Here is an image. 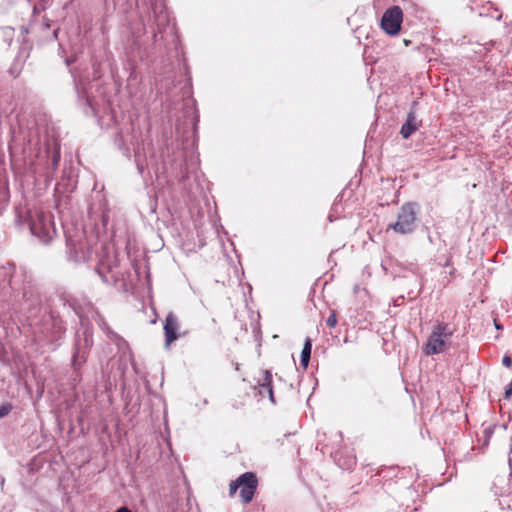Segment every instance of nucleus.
Instances as JSON below:
<instances>
[{
    "mask_svg": "<svg viewBox=\"0 0 512 512\" xmlns=\"http://www.w3.org/2000/svg\"><path fill=\"white\" fill-rule=\"evenodd\" d=\"M311 340L309 338L306 339L302 352H301V358L300 363L304 369L308 367L309 361H310V355H311Z\"/></svg>",
    "mask_w": 512,
    "mask_h": 512,
    "instance_id": "9",
    "label": "nucleus"
},
{
    "mask_svg": "<svg viewBox=\"0 0 512 512\" xmlns=\"http://www.w3.org/2000/svg\"><path fill=\"white\" fill-rule=\"evenodd\" d=\"M415 104L416 103H414L413 106H415ZM419 126L415 109L412 107L407 115L405 123L401 127L400 134L404 139H407L419 128Z\"/></svg>",
    "mask_w": 512,
    "mask_h": 512,
    "instance_id": "7",
    "label": "nucleus"
},
{
    "mask_svg": "<svg viewBox=\"0 0 512 512\" xmlns=\"http://www.w3.org/2000/svg\"><path fill=\"white\" fill-rule=\"evenodd\" d=\"M12 410V405L10 403H6L0 406V418L8 415Z\"/></svg>",
    "mask_w": 512,
    "mask_h": 512,
    "instance_id": "11",
    "label": "nucleus"
},
{
    "mask_svg": "<svg viewBox=\"0 0 512 512\" xmlns=\"http://www.w3.org/2000/svg\"><path fill=\"white\" fill-rule=\"evenodd\" d=\"M98 325L99 327L105 332L107 333L109 336L111 337H114L116 336L115 333L113 331L110 330L107 322L102 318V317H99L98 318Z\"/></svg>",
    "mask_w": 512,
    "mask_h": 512,
    "instance_id": "10",
    "label": "nucleus"
},
{
    "mask_svg": "<svg viewBox=\"0 0 512 512\" xmlns=\"http://www.w3.org/2000/svg\"><path fill=\"white\" fill-rule=\"evenodd\" d=\"M30 230L43 243H49L56 234L51 216L45 213L38 214L37 219L32 220Z\"/></svg>",
    "mask_w": 512,
    "mask_h": 512,
    "instance_id": "4",
    "label": "nucleus"
},
{
    "mask_svg": "<svg viewBox=\"0 0 512 512\" xmlns=\"http://www.w3.org/2000/svg\"><path fill=\"white\" fill-rule=\"evenodd\" d=\"M53 162H54V165H57V163H58V157H54Z\"/></svg>",
    "mask_w": 512,
    "mask_h": 512,
    "instance_id": "18",
    "label": "nucleus"
},
{
    "mask_svg": "<svg viewBox=\"0 0 512 512\" xmlns=\"http://www.w3.org/2000/svg\"><path fill=\"white\" fill-rule=\"evenodd\" d=\"M326 324L330 328H334L336 326V324H337V317H336V314L334 312H332L329 315V317L326 320Z\"/></svg>",
    "mask_w": 512,
    "mask_h": 512,
    "instance_id": "12",
    "label": "nucleus"
},
{
    "mask_svg": "<svg viewBox=\"0 0 512 512\" xmlns=\"http://www.w3.org/2000/svg\"><path fill=\"white\" fill-rule=\"evenodd\" d=\"M418 205L416 203L404 204L397 215L395 223L390 225L396 233L407 234L413 232L415 228V221L417 219Z\"/></svg>",
    "mask_w": 512,
    "mask_h": 512,
    "instance_id": "2",
    "label": "nucleus"
},
{
    "mask_svg": "<svg viewBox=\"0 0 512 512\" xmlns=\"http://www.w3.org/2000/svg\"><path fill=\"white\" fill-rule=\"evenodd\" d=\"M85 351H82L80 347H77L76 352L74 354V359L79 357H84Z\"/></svg>",
    "mask_w": 512,
    "mask_h": 512,
    "instance_id": "16",
    "label": "nucleus"
},
{
    "mask_svg": "<svg viewBox=\"0 0 512 512\" xmlns=\"http://www.w3.org/2000/svg\"><path fill=\"white\" fill-rule=\"evenodd\" d=\"M495 326H496L497 329H500V325L499 324L495 323Z\"/></svg>",
    "mask_w": 512,
    "mask_h": 512,
    "instance_id": "19",
    "label": "nucleus"
},
{
    "mask_svg": "<svg viewBox=\"0 0 512 512\" xmlns=\"http://www.w3.org/2000/svg\"><path fill=\"white\" fill-rule=\"evenodd\" d=\"M115 512H132L128 507L123 506L117 509Z\"/></svg>",
    "mask_w": 512,
    "mask_h": 512,
    "instance_id": "17",
    "label": "nucleus"
},
{
    "mask_svg": "<svg viewBox=\"0 0 512 512\" xmlns=\"http://www.w3.org/2000/svg\"><path fill=\"white\" fill-rule=\"evenodd\" d=\"M178 327L179 325L177 317L172 312H170L166 316L164 323L165 342L167 347H169L170 344L178 338Z\"/></svg>",
    "mask_w": 512,
    "mask_h": 512,
    "instance_id": "6",
    "label": "nucleus"
},
{
    "mask_svg": "<svg viewBox=\"0 0 512 512\" xmlns=\"http://www.w3.org/2000/svg\"><path fill=\"white\" fill-rule=\"evenodd\" d=\"M258 480L253 472H245L240 475L235 481H232L229 486V494L233 495L238 488H240V497L244 504L252 501L255 491L257 489Z\"/></svg>",
    "mask_w": 512,
    "mask_h": 512,
    "instance_id": "3",
    "label": "nucleus"
},
{
    "mask_svg": "<svg viewBox=\"0 0 512 512\" xmlns=\"http://www.w3.org/2000/svg\"><path fill=\"white\" fill-rule=\"evenodd\" d=\"M511 358L509 356H504L503 359H502V363L505 367H510L511 366Z\"/></svg>",
    "mask_w": 512,
    "mask_h": 512,
    "instance_id": "15",
    "label": "nucleus"
},
{
    "mask_svg": "<svg viewBox=\"0 0 512 512\" xmlns=\"http://www.w3.org/2000/svg\"><path fill=\"white\" fill-rule=\"evenodd\" d=\"M84 342H85V347H86V348L91 347V345H92V336H91V334L88 332V330H86V331L84 332Z\"/></svg>",
    "mask_w": 512,
    "mask_h": 512,
    "instance_id": "13",
    "label": "nucleus"
},
{
    "mask_svg": "<svg viewBox=\"0 0 512 512\" xmlns=\"http://www.w3.org/2000/svg\"><path fill=\"white\" fill-rule=\"evenodd\" d=\"M512 396V379H511V382L509 383L506 391H505V398H510Z\"/></svg>",
    "mask_w": 512,
    "mask_h": 512,
    "instance_id": "14",
    "label": "nucleus"
},
{
    "mask_svg": "<svg viewBox=\"0 0 512 512\" xmlns=\"http://www.w3.org/2000/svg\"><path fill=\"white\" fill-rule=\"evenodd\" d=\"M452 335L448 324L437 323L423 346V353L427 356L443 353L449 347Z\"/></svg>",
    "mask_w": 512,
    "mask_h": 512,
    "instance_id": "1",
    "label": "nucleus"
},
{
    "mask_svg": "<svg viewBox=\"0 0 512 512\" xmlns=\"http://www.w3.org/2000/svg\"><path fill=\"white\" fill-rule=\"evenodd\" d=\"M403 22V12L402 9L395 5L388 8L382 15L381 18V28L383 31L391 36H395L399 33L401 29V24Z\"/></svg>",
    "mask_w": 512,
    "mask_h": 512,
    "instance_id": "5",
    "label": "nucleus"
},
{
    "mask_svg": "<svg viewBox=\"0 0 512 512\" xmlns=\"http://www.w3.org/2000/svg\"><path fill=\"white\" fill-rule=\"evenodd\" d=\"M259 386L268 393L271 402L274 403L275 400L272 389V374L269 370L263 371V379L259 381Z\"/></svg>",
    "mask_w": 512,
    "mask_h": 512,
    "instance_id": "8",
    "label": "nucleus"
}]
</instances>
